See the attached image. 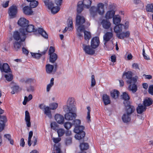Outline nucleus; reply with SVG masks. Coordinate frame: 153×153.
<instances>
[{
	"instance_id": "63",
	"label": "nucleus",
	"mask_w": 153,
	"mask_h": 153,
	"mask_svg": "<svg viewBox=\"0 0 153 153\" xmlns=\"http://www.w3.org/2000/svg\"><path fill=\"white\" fill-rule=\"evenodd\" d=\"M59 137L57 138H55L53 137L52 138V139L53 140V142L55 143H58L60 142L61 140V138Z\"/></svg>"
},
{
	"instance_id": "26",
	"label": "nucleus",
	"mask_w": 153,
	"mask_h": 153,
	"mask_svg": "<svg viewBox=\"0 0 153 153\" xmlns=\"http://www.w3.org/2000/svg\"><path fill=\"white\" fill-rule=\"evenodd\" d=\"M130 35V32L127 31L125 32L117 34V37L120 39H123L124 38H127L129 37Z\"/></svg>"
},
{
	"instance_id": "14",
	"label": "nucleus",
	"mask_w": 153,
	"mask_h": 153,
	"mask_svg": "<svg viewBox=\"0 0 153 153\" xmlns=\"http://www.w3.org/2000/svg\"><path fill=\"white\" fill-rule=\"evenodd\" d=\"M126 27L122 24H120L115 26L114 28V30L117 36V34H119L122 32L123 28H125L126 29Z\"/></svg>"
},
{
	"instance_id": "4",
	"label": "nucleus",
	"mask_w": 153,
	"mask_h": 153,
	"mask_svg": "<svg viewBox=\"0 0 153 153\" xmlns=\"http://www.w3.org/2000/svg\"><path fill=\"white\" fill-rule=\"evenodd\" d=\"M64 109H68V111H76V109L74 104V99L72 97H69L67 100V105Z\"/></svg>"
},
{
	"instance_id": "49",
	"label": "nucleus",
	"mask_w": 153,
	"mask_h": 153,
	"mask_svg": "<svg viewBox=\"0 0 153 153\" xmlns=\"http://www.w3.org/2000/svg\"><path fill=\"white\" fill-rule=\"evenodd\" d=\"M146 10L148 12L153 11V4H148L146 6Z\"/></svg>"
},
{
	"instance_id": "61",
	"label": "nucleus",
	"mask_w": 153,
	"mask_h": 153,
	"mask_svg": "<svg viewBox=\"0 0 153 153\" xmlns=\"http://www.w3.org/2000/svg\"><path fill=\"white\" fill-rule=\"evenodd\" d=\"M65 143L66 145H68L71 144L72 142V139L70 137L67 138L65 140Z\"/></svg>"
},
{
	"instance_id": "22",
	"label": "nucleus",
	"mask_w": 153,
	"mask_h": 153,
	"mask_svg": "<svg viewBox=\"0 0 153 153\" xmlns=\"http://www.w3.org/2000/svg\"><path fill=\"white\" fill-rule=\"evenodd\" d=\"M0 70L2 72H4L8 73L10 71V69L8 65L6 63L3 64Z\"/></svg>"
},
{
	"instance_id": "3",
	"label": "nucleus",
	"mask_w": 153,
	"mask_h": 153,
	"mask_svg": "<svg viewBox=\"0 0 153 153\" xmlns=\"http://www.w3.org/2000/svg\"><path fill=\"white\" fill-rule=\"evenodd\" d=\"M26 35L24 30L21 28L19 32L15 31L14 32L13 36V38L16 41L24 42L26 38Z\"/></svg>"
},
{
	"instance_id": "11",
	"label": "nucleus",
	"mask_w": 153,
	"mask_h": 153,
	"mask_svg": "<svg viewBox=\"0 0 153 153\" xmlns=\"http://www.w3.org/2000/svg\"><path fill=\"white\" fill-rule=\"evenodd\" d=\"M113 37V34L111 32H107L104 34L103 38L105 46L106 45V43L108 42Z\"/></svg>"
},
{
	"instance_id": "29",
	"label": "nucleus",
	"mask_w": 153,
	"mask_h": 153,
	"mask_svg": "<svg viewBox=\"0 0 153 153\" xmlns=\"http://www.w3.org/2000/svg\"><path fill=\"white\" fill-rule=\"evenodd\" d=\"M115 13V11L113 10L108 11L105 14V18L108 19H111L114 16Z\"/></svg>"
},
{
	"instance_id": "5",
	"label": "nucleus",
	"mask_w": 153,
	"mask_h": 153,
	"mask_svg": "<svg viewBox=\"0 0 153 153\" xmlns=\"http://www.w3.org/2000/svg\"><path fill=\"white\" fill-rule=\"evenodd\" d=\"M44 2L46 5L47 6L48 8L50 10L52 13L55 14L57 13L60 10L59 6H54L53 4L51 1H44Z\"/></svg>"
},
{
	"instance_id": "41",
	"label": "nucleus",
	"mask_w": 153,
	"mask_h": 153,
	"mask_svg": "<svg viewBox=\"0 0 153 153\" xmlns=\"http://www.w3.org/2000/svg\"><path fill=\"white\" fill-rule=\"evenodd\" d=\"M80 147L82 150H86L88 149L89 145L87 143H83L80 144Z\"/></svg>"
},
{
	"instance_id": "58",
	"label": "nucleus",
	"mask_w": 153,
	"mask_h": 153,
	"mask_svg": "<svg viewBox=\"0 0 153 153\" xmlns=\"http://www.w3.org/2000/svg\"><path fill=\"white\" fill-rule=\"evenodd\" d=\"M13 91L11 92V93L14 94L16 92H17L19 88L18 85H15L11 88Z\"/></svg>"
},
{
	"instance_id": "21",
	"label": "nucleus",
	"mask_w": 153,
	"mask_h": 153,
	"mask_svg": "<svg viewBox=\"0 0 153 153\" xmlns=\"http://www.w3.org/2000/svg\"><path fill=\"white\" fill-rule=\"evenodd\" d=\"M25 120L26 122L27 126L28 127H30L31 126L30 117L29 112L27 111L25 112Z\"/></svg>"
},
{
	"instance_id": "19",
	"label": "nucleus",
	"mask_w": 153,
	"mask_h": 153,
	"mask_svg": "<svg viewBox=\"0 0 153 153\" xmlns=\"http://www.w3.org/2000/svg\"><path fill=\"white\" fill-rule=\"evenodd\" d=\"M47 50H45L39 53L40 51H38V53H33L31 52V53L32 56L34 58L36 59H39L42 55H44L46 53Z\"/></svg>"
},
{
	"instance_id": "38",
	"label": "nucleus",
	"mask_w": 153,
	"mask_h": 153,
	"mask_svg": "<svg viewBox=\"0 0 153 153\" xmlns=\"http://www.w3.org/2000/svg\"><path fill=\"white\" fill-rule=\"evenodd\" d=\"M83 6L82 1L78 2L77 7V12L78 13H80L83 10Z\"/></svg>"
},
{
	"instance_id": "59",
	"label": "nucleus",
	"mask_w": 153,
	"mask_h": 153,
	"mask_svg": "<svg viewBox=\"0 0 153 153\" xmlns=\"http://www.w3.org/2000/svg\"><path fill=\"white\" fill-rule=\"evenodd\" d=\"M96 84V81L94 79V76L92 75L91 77V86L92 87H94Z\"/></svg>"
},
{
	"instance_id": "51",
	"label": "nucleus",
	"mask_w": 153,
	"mask_h": 153,
	"mask_svg": "<svg viewBox=\"0 0 153 153\" xmlns=\"http://www.w3.org/2000/svg\"><path fill=\"white\" fill-rule=\"evenodd\" d=\"M5 77L7 80L10 82L12 80L13 78V76L11 74H8L5 75Z\"/></svg>"
},
{
	"instance_id": "32",
	"label": "nucleus",
	"mask_w": 153,
	"mask_h": 153,
	"mask_svg": "<svg viewBox=\"0 0 153 153\" xmlns=\"http://www.w3.org/2000/svg\"><path fill=\"white\" fill-rule=\"evenodd\" d=\"M152 99L147 98L145 99L143 101L144 105L146 107L152 104Z\"/></svg>"
},
{
	"instance_id": "20",
	"label": "nucleus",
	"mask_w": 153,
	"mask_h": 153,
	"mask_svg": "<svg viewBox=\"0 0 153 153\" xmlns=\"http://www.w3.org/2000/svg\"><path fill=\"white\" fill-rule=\"evenodd\" d=\"M55 119L59 124H62L64 121V118L63 116L59 114H56L55 116Z\"/></svg>"
},
{
	"instance_id": "55",
	"label": "nucleus",
	"mask_w": 153,
	"mask_h": 153,
	"mask_svg": "<svg viewBox=\"0 0 153 153\" xmlns=\"http://www.w3.org/2000/svg\"><path fill=\"white\" fill-rule=\"evenodd\" d=\"M122 98L123 99L125 100H128L130 99V97L129 95L126 92H124L123 93V94L121 95Z\"/></svg>"
},
{
	"instance_id": "34",
	"label": "nucleus",
	"mask_w": 153,
	"mask_h": 153,
	"mask_svg": "<svg viewBox=\"0 0 153 153\" xmlns=\"http://www.w3.org/2000/svg\"><path fill=\"white\" fill-rule=\"evenodd\" d=\"M39 33L45 39L48 37V35L46 32L42 28H39L38 30Z\"/></svg>"
},
{
	"instance_id": "8",
	"label": "nucleus",
	"mask_w": 153,
	"mask_h": 153,
	"mask_svg": "<svg viewBox=\"0 0 153 153\" xmlns=\"http://www.w3.org/2000/svg\"><path fill=\"white\" fill-rule=\"evenodd\" d=\"M81 121L80 120L76 119L73 121V125L75 126L74 131V132H78L79 131V129H80L81 130H83L84 127L82 126H80Z\"/></svg>"
},
{
	"instance_id": "25",
	"label": "nucleus",
	"mask_w": 153,
	"mask_h": 153,
	"mask_svg": "<svg viewBox=\"0 0 153 153\" xmlns=\"http://www.w3.org/2000/svg\"><path fill=\"white\" fill-rule=\"evenodd\" d=\"M146 109V107L142 104H139L137 108V113L141 114L143 112L145 111Z\"/></svg>"
},
{
	"instance_id": "39",
	"label": "nucleus",
	"mask_w": 153,
	"mask_h": 153,
	"mask_svg": "<svg viewBox=\"0 0 153 153\" xmlns=\"http://www.w3.org/2000/svg\"><path fill=\"white\" fill-rule=\"evenodd\" d=\"M133 85H130L128 87L129 91H132L133 93L135 92L137 90V88L136 85L135 83H132Z\"/></svg>"
},
{
	"instance_id": "62",
	"label": "nucleus",
	"mask_w": 153,
	"mask_h": 153,
	"mask_svg": "<svg viewBox=\"0 0 153 153\" xmlns=\"http://www.w3.org/2000/svg\"><path fill=\"white\" fill-rule=\"evenodd\" d=\"M148 92L149 94L153 95V85H151L149 86Z\"/></svg>"
},
{
	"instance_id": "60",
	"label": "nucleus",
	"mask_w": 153,
	"mask_h": 153,
	"mask_svg": "<svg viewBox=\"0 0 153 153\" xmlns=\"http://www.w3.org/2000/svg\"><path fill=\"white\" fill-rule=\"evenodd\" d=\"M87 109L88 110V112H87V120H88V121H89L90 120V112L91 111V108L89 106H88L87 107Z\"/></svg>"
},
{
	"instance_id": "53",
	"label": "nucleus",
	"mask_w": 153,
	"mask_h": 153,
	"mask_svg": "<svg viewBox=\"0 0 153 153\" xmlns=\"http://www.w3.org/2000/svg\"><path fill=\"white\" fill-rule=\"evenodd\" d=\"M51 126L52 129L55 130H57L58 128V125L57 123L55 122L51 123Z\"/></svg>"
},
{
	"instance_id": "45",
	"label": "nucleus",
	"mask_w": 153,
	"mask_h": 153,
	"mask_svg": "<svg viewBox=\"0 0 153 153\" xmlns=\"http://www.w3.org/2000/svg\"><path fill=\"white\" fill-rule=\"evenodd\" d=\"M32 98V96L31 94H30L28 97L25 96L24 101L23 102V104L24 105H26L27 102L31 100Z\"/></svg>"
},
{
	"instance_id": "9",
	"label": "nucleus",
	"mask_w": 153,
	"mask_h": 153,
	"mask_svg": "<svg viewBox=\"0 0 153 153\" xmlns=\"http://www.w3.org/2000/svg\"><path fill=\"white\" fill-rule=\"evenodd\" d=\"M82 48L86 53L89 55H93L95 53V51L92 48H91L89 45H88L85 44H82Z\"/></svg>"
},
{
	"instance_id": "42",
	"label": "nucleus",
	"mask_w": 153,
	"mask_h": 153,
	"mask_svg": "<svg viewBox=\"0 0 153 153\" xmlns=\"http://www.w3.org/2000/svg\"><path fill=\"white\" fill-rule=\"evenodd\" d=\"M53 146V150L55 153H62L59 145L57 146V145L55 144Z\"/></svg>"
},
{
	"instance_id": "37",
	"label": "nucleus",
	"mask_w": 153,
	"mask_h": 153,
	"mask_svg": "<svg viewBox=\"0 0 153 153\" xmlns=\"http://www.w3.org/2000/svg\"><path fill=\"white\" fill-rule=\"evenodd\" d=\"M82 4L85 7L88 8L90 7L91 4V0H83Z\"/></svg>"
},
{
	"instance_id": "28",
	"label": "nucleus",
	"mask_w": 153,
	"mask_h": 153,
	"mask_svg": "<svg viewBox=\"0 0 153 153\" xmlns=\"http://www.w3.org/2000/svg\"><path fill=\"white\" fill-rule=\"evenodd\" d=\"M135 110V108L133 106L129 105L126 108L125 113L131 115Z\"/></svg>"
},
{
	"instance_id": "54",
	"label": "nucleus",
	"mask_w": 153,
	"mask_h": 153,
	"mask_svg": "<svg viewBox=\"0 0 153 153\" xmlns=\"http://www.w3.org/2000/svg\"><path fill=\"white\" fill-rule=\"evenodd\" d=\"M50 108L52 110L56 109L58 106V104L55 102L51 103L50 105Z\"/></svg>"
},
{
	"instance_id": "30",
	"label": "nucleus",
	"mask_w": 153,
	"mask_h": 153,
	"mask_svg": "<svg viewBox=\"0 0 153 153\" xmlns=\"http://www.w3.org/2000/svg\"><path fill=\"white\" fill-rule=\"evenodd\" d=\"M51 109L49 107L46 106L45 108L44 111V114L50 119H51L52 117Z\"/></svg>"
},
{
	"instance_id": "16",
	"label": "nucleus",
	"mask_w": 153,
	"mask_h": 153,
	"mask_svg": "<svg viewBox=\"0 0 153 153\" xmlns=\"http://www.w3.org/2000/svg\"><path fill=\"white\" fill-rule=\"evenodd\" d=\"M21 28L24 30V31L25 32L26 34L27 32L31 33L36 31L37 30L34 28V26L32 25H28L25 28Z\"/></svg>"
},
{
	"instance_id": "56",
	"label": "nucleus",
	"mask_w": 153,
	"mask_h": 153,
	"mask_svg": "<svg viewBox=\"0 0 153 153\" xmlns=\"http://www.w3.org/2000/svg\"><path fill=\"white\" fill-rule=\"evenodd\" d=\"M21 42L19 41V42H15L14 44V48L15 50L17 51L21 47Z\"/></svg>"
},
{
	"instance_id": "31",
	"label": "nucleus",
	"mask_w": 153,
	"mask_h": 153,
	"mask_svg": "<svg viewBox=\"0 0 153 153\" xmlns=\"http://www.w3.org/2000/svg\"><path fill=\"white\" fill-rule=\"evenodd\" d=\"M113 18V21L114 24L116 25L120 23L121 19L119 15H115Z\"/></svg>"
},
{
	"instance_id": "57",
	"label": "nucleus",
	"mask_w": 153,
	"mask_h": 153,
	"mask_svg": "<svg viewBox=\"0 0 153 153\" xmlns=\"http://www.w3.org/2000/svg\"><path fill=\"white\" fill-rule=\"evenodd\" d=\"M72 124L69 122H66L64 123V126L65 128L67 129L71 128L72 126Z\"/></svg>"
},
{
	"instance_id": "27",
	"label": "nucleus",
	"mask_w": 153,
	"mask_h": 153,
	"mask_svg": "<svg viewBox=\"0 0 153 153\" xmlns=\"http://www.w3.org/2000/svg\"><path fill=\"white\" fill-rule=\"evenodd\" d=\"M122 118L124 123H126L131 120V115L125 113L123 114Z\"/></svg>"
},
{
	"instance_id": "1",
	"label": "nucleus",
	"mask_w": 153,
	"mask_h": 153,
	"mask_svg": "<svg viewBox=\"0 0 153 153\" xmlns=\"http://www.w3.org/2000/svg\"><path fill=\"white\" fill-rule=\"evenodd\" d=\"M104 4L102 3L98 4L96 6H92L89 9L90 16L94 18L97 16V14L102 16L105 13Z\"/></svg>"
},
{
	"instance_id": "47",
	"label": "nucleus",
	"mask_w": 153,
	"mask_h": 153,
	"mask_svg": "<svg viewBox=\"0 0 153 153\" xmlns=\"http://www.w3.org/2000/svg\"><path fill=\"white\" fill-rule=\"evenodd\" d=\"M4 137L7 139L10 142V144H13V141L11 139V136L9 134H6L4 135Z\"/></svg>"
},
{
	"instance_id": "2",
	"label": "nucleus",
	"mask_w": 153,
	"mask_h": 153,
	"mask_svg": "<svg viewBox=\"0 0 153 153\" xmlns=\"http://www.w3.org/2000/svg\"><path fill=\"white\" fill-rule=\"evenodd\" d=\"M85 20L83 16L77 15L76 17V25L78 26L77 28V34L79 37H82V34L81 32L84 30L85 26L82 25L85 23Z\"/></svg>"
},
{
	"instance_id": "12",
	"label": "nucleus",
	"mask_w": 153,
	"mask_h": 153,
	"mask_svg": "<svg viewBox=\"0 0 153 153\" xmlns=\"http://www.w3.org/2000/svg\"><path fill=\"white\" fill-rule=\"evenodd\" d=\"M17 12V7L15 5H13L9 8L8 13L10 16H14L16 15Z\"/></svg>"
},
{
	"instance_id": "7",
	"label": "nucleus",
	"mask_w": 153,
	"mask_h": 153,
	"mask_svg": "<svg viewBox=\"0 0 153 153\" xmlns=\"http://www.w3.org/2000/svg\"><path fill=\"white\" fill-rule=\"evenodd\" d=\"M65 112H68L65 115V119L68 120H72L76 116V111H68V109H64Z\"/></svg>"
},
{
	"instance_id": "23",
	"label": "nucleus",
	"mask_w": 153,
	"mask_h": 153,
	"mask_svg": "<svg viewBox=\"0 0 153 153\" xmlns=\"http://www.w3.org/2000/svg\"><path fill=\"white\" fill-rule=\"evenodd\" d=\"M24 13L26 15H31L33 14V11L31 8L28 6H26L23 8Z\"/></svg>"
},
{
	"instance_id": "33",
	"label": "nucleus",
	"mask_w": 153,
	"mask_h": 153,
	"mask_svg": "<svg viewBox=\"0 0 153 153\" xmlns=\"http://www.w3.org/2000/svg\"><path fill=\"white\" fill-rule=\"evenodd\" d=\"M102 99L105 105H107L110 103L111 101L110 100L109 97L107 94L103 95Z\"/></svg>"
},
{
	"instance_id": "18",
	"label": "nucleus",
	"mask_w": 153,
	"mask_h": 153,
	"mask_svg": "<svg viewBox=\"0 0 153 153\" xmlns=\"http://www.w3.org/2000/svg\"><path fill=\"white\" fill-rule=\"evenodd\" d=\"M7 121V119L5 116H2L0 117V132L4 129V123Z\"/></svg>"
},
{
	"instance_id": "46",
	"label": "nucleus",
	"mask_w": 153,
	"mask_h": 153,
	"mask_svg": "<svg viewBox=\"0 0 153 153\" xmlns=\"http://www.w3.org/2000/svg\"><path fill=\"white\" fill-rule=\"evenodd\" d=\"M85 39L86 40H89L91 37V34L89 32L84 31Z\"/></svg>"
},
{
	"instance_id": "44",
	"label": "nucleus",
	"mask_w": 153,
	"mask_h": 153,
	"mask_svg": "<svg viewBox=\"0 0 153 153\" xmlns=\"http://www.w3.org/2000/svg\"><path fill=\"white\" fill-rule=\"evenodd\" d=\"M34 80L31 78H25L21 79V82L23 83H29L33 82Z\"/></svg>"
},
{
	"instance_id": "50",
	"label": "nucleus",
	"mask_w": 153,
	"mask_h": 153,
	"mask_svg": "<svg viewBox=\"0 0 153 153\" xmlns=\"http://www.w3.org/2000/svg\"><path fill=\"white\" fill-rule=\"evenodd\" d=\"M57 133L59 137H61L63 136L65 133V130L62 128H59L57 130Z\"/></svg>"
},
{
	"instance_id": "13",
	"label": "nucleus",
	"mask_w": 153,
	"mask_h": 153,
	"mask_svg": "<svg viewBox=\"0 0 153 153\" xmlns=\"http://www.w3.org/2000/svg\"><path fill=\"white\" fill-rule=\"evenodd\" d=\"M28 23L29 21L24 18H20L18 22V24L22 27V28H25L28 24Z\"/></svg>"
},
{
	"instance_id": "64",
	"label": "nucleus",
	"mask_w": 153,
	"mask_h": 153,
	"mask_svg": "<svg viewBox=\"0 0 153 153\" xmlns=\"http://www.w3.org/2000/svg\"><path fill=\"white\" fill-rule=\"evenodd\" d=\"M55 51V49L53 47L51 46L50 47L49 51V54L50 55L51 54L55 53L54 52Z\"/></svg>"
},
{
	"instance_id": "17",
	"label": "nucleus",
	"mask_w": 153,
	"mask_h": 153,
	"mask_svg": "<svg viewBox=\"0 0 153 153\" xmlns=\"http://www.w3.org/2000/svg\"><path fill=\"white\" fill-rule=\"evenodd\" d=\"M79 130V131L78 132H75L76 134L75 135V137L76 139L79 140L84 137L85 134V132L83 131V130H81L80 129Z\"/></svg>"
},
{
	"instance_id": "40",
	"label": "nucleus",
	"mask_w": 153,
	"mask_h": 153,
	"mask_svg": "<svg viewBox=\"0 0 153 153\" xmlns=\"http://www.w3.org/2000/svg\"><path fill=\"white\" fill-rule=\"evenodd\" d=\"M119 94V92L117 90H114L111 91V94L112 97L114 99L117 98Z\"/></svg>"
},
{
	"instance_id": "48",
	"label": "nucleus",
	"mask_w": 153,
	"mask_h": 153,
	"mask_svg": "<svg viewBox=\"0 0 153 153\" xmlns=\"http://www.w3.org/2000/svg\"><path fill=\"white\" fill-rule=\"evenodd\" d=\"M33 135V132L32 131H30L29 132V136L28 139V144L29 146H30L31 145V138Z\"/></svg>"
},
{
	"instance_id": "52",
	"label": "nucleus",
	"mask_w": 153,
	"mask_h": 153,
	"mask_svg": "<svg viewBox=\"0 0 153 153\" xmlns=\"http://www.w3.org/2000/svg\"><path fill=\"white\" fill-rule=\"evenodd\" d=\"M38 4V2L35 0L31 1L30 3V8H35L37 7Z\"/></svg>"
},
{
	"instance_id": "6",
	"label": "nucleus",
	"mask_w": 153,
	"mask_h": 153,
	"mask_svg": "<svg viewBox=\"0 0 153 153\" xmlns=\"http://www.w3.org/2000/svg\"><path fill=\"white\" fill-rule=\"evenodd\" d=\"M125 75L126 78L127 79L126 82L129 84L135 83L137 81V79L134 77H132V73L131 72L128 71L123 73V76Z\"/></svg>"
},
{
	"instance_id": "10",
	"label": "nucleus",
	"mask_w": 153,
	"mask_h": 153,
	"mask_svg": "<svg viewBox=\"0 0 153 153\" xmlns=\"http://www.w3.org/2000/svg\"><path fill=\"white\" fill-rule=\"evenodd\" d=\"M100 44L99 38L95 37L93 38L91 42V46L93 49H95L98 47Z\"/></svg>"
},
{
	"instance_id": "36",
	"label": "nucleus",
	"mask_w": 153,
	"mask_h": 153,
	"mask_svg": "<svg viewBox=\"0 0 153 153\" xmlns=\"http://www.w3.org/2000/svg\"><path fill=\"white\" fill-rule=\"evenodd\" d=\"M50 55V62L53 63L57 59V56L56 53H52Z\"/></svg>"
},
{
	"instance_id": "15",
	"label": "nucleus",
	"mask_w": 153,
	"mask_h": 153,
	"mask_svg": "<svg viewBox=\"0 0 153 153\" xmlns=\"http://www.w3.org/2000/svg\"><path fill=\"white\" fill-rule=\"evenodd\" d=\"M68 27H66L63 31V33H65L67 30H71L72 29L73 21L71 17H69L67 21Z\"/></svg>"
},
{
	"instance_id": "35",
	"label": "nucleus",
	"mask_w": 153,
	"mask_h": 153,
	"mask_svg": "<svg viewBox=\"0 0 153 153\" xmlns=\"http://www.w3.org/2000/svg\"><path fill=\"white\" fill-rule=\"evenodd\" d=\"M54 66L49 64H48L46 66V70L48 74H51L53 71Z\"/></svg>"
},
{
	"instance_id": "43",
	"label": "nucleus",
	"mask_w": 153,
	"mask_h": 153,
	"mask_svg": "<svg viewBox=\"0 0 153 153\" xmlns=\"http://www.w3.org/2000/svg\"><path fill=\"white\" fill-rule=\"evenodd\" d=\"M54 80V78H52L51 80L50 83L47 85V92H49L50 91L51 87L53 85Z\"/></svg>"
},
{
	"instance_id": "24",
	"label": "nucleus",
	"mask_w": 153,
	"mask_h": 153,
	"mask_svg": "<svg viewBox=\"0 0 153 153\" xmlns=\"http://www.w3.org/2000/svg\"><path fill=\"white\" fill-rule=\"evenodd\" d=\"M102 27L105 29H109L111 26V24L109 21L107 20L103 19L101 22Z\"/></svg>"
}]
</instances>
